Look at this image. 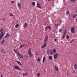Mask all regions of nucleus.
Segmentation results:
<instances>
[{
	"label": "nucleus",
	"mask_w": 77,
	"mask_h": 77,
	"mask_svg": "<svg viewBox=\"0 0 77 77\" xmlns=\"http://www.w3.org/2000/svg\"><path fill=\"white\" fill-rule=\"evenodd\" d=\"M3 30H4V29L3 28H2L0 30V32H1V34L0 35V40H1V39H2L5 35L3 34Z\"/></svg>",
	"instance_id": "nucleus-1"
},
{
	"label": "nucleus",
	"mask_w": 77,
	"mask_h": 77,
	"mask_svg": "<svg viewBox=\"0 0 77 77\" xmlns=\"http://www.w3.org/2000/svg\"><path fill=\"white\" fill-rule=\"evenodd\" d=\"M28 54H29V56L30 57H32V52H31V49L29 48L28 50Z\"/></svg>",
	"instance_id": "nucleus-2"
},
{
	"label": "nucleus",
	"mask_w": 77,
	"mask_h": 77,
	"mask_svg": "<svg viewBox=\"0 0 77 77\" xmlns=\"http://www.w3.org/2000/svg\"><path fill=\"white\" fill-rule=\"evenodd\" d=\"M74 29V27H72L70 28V29H71V31L72 33H74V32H75Z\"/></svg>",
	"instance_id": "nucleus-3"
},
{
	"label": "nucleus",
	"mask_w": 77,
	"mask_h": 77,
	"mask_svg": "<svg viewBox=\"0 0 77 77\" xmlns=\"http://www.w3.org/2000/svg\"><path fill=\"white\" fill-rule=\"evenodd\" d=\"M17 54V56L20 57H21V58H23V55L22 54H20V53H18Z\"/></svg>",
	"instance_id": "nucleus-4"
},
{
	"label": "nucleus",
	"mask_w": 77,
	"mask_h": 77,
	"mask_svg": "<svg viewBox=\"0 0 77 77\" xmlns=\"http://www.w3.org/2000/svg\"><path fill=\"white\" fill-rule=\"evenodd\" d=\"M54 58H55V59H57V57H58V54L57 53H56L54 55Z\"/></svg>",
	"instance_id": "nucleus-5"
},
{
	"label": "nucleus",
	"mask_w": 77,
	"mask_h": 77,
	"mask_svg": "<svg viewBox=\"0 0 77 77\" xmlns=\"http://www.w3.org/2000/svg\"><path fill=\"white\" fill-rule=\"evenodd\" d=\"M14 69H17V70H21V69L19 68V67L18 66H14Z\"/></svg>",
	"instance_id": "nucleus-6"
},
{
	"label": "nucleus",
	"mask_w": 77,
	"mask_h": 77,
	"mask_svg": "<svg viewBox=\"0 0 77 77\" xmlns=\"http://www.w3.org/2000/svg\"><path fill=\"white\" fill-rule=\"evenodd\" d=\"M48 40V35H47L45 37V42H47V41Z\"/></svg>",
	"instance_id": "nucleus-7"
},
{
	"label": "nucleus",
	"mask_w": 77,
	"mask_h": 77,
	"mask_svg": "<svg viewBox=\"0 0 77 77\" xmlns=\"http://www.w3.org/2000/svg\"><path fill=\"white\" fill-rule=\"evenodd\" d=\"M28 25V24L26 23H25L23 27H24V28H26L27 27V26Z\"/></svg>",
	"instance_id": "nucleus-8"
},
{
	"label": "nucleus",
	"mask_w": 77,
	"mask_h": 77,
	"mask_svg": "<svg viewBox=\"0 0 77 77\" xmlns=\"http://www.w3.org/2000/svg\"><path fill=\"white\" fill-rule=\"evenodd\" d=\"M47 46V43L46 42H45L44 44V45L43 46H42V48H45Z\"/></svg>",
	"instance_id": "nucleus-9"
},
{
	"label": "nucleus",
	"mask_w": 77,
	"mask_h": 77,
	"mask_svg": "<svg viewBox=\"0 0 77 77\" xmlns=\"http://www.w3.org/2000/svg\"><path fill=\"white\" fill-rule=\"evenodd\" d=\"M37 8H38L41 9V6H40V4L39 3H38L37 4Z\"/></svg>",
	"instance_id": "nucleus-10"
},
{
	"label": "nucleus",
	"mask_w": 77,
	"mask_h": 77,
	"mask_svg": "<svg viewBox=\"0 0 77 77\" xmlns=\"http://www.w3.org/2000/svg\"><path fill=\"white\" fill-rule=\"evenodd\" d=\"M51 29V28L50 26H47L45 28V30H47L48 29Z\"/></svg>",
	"instance_id": "nucleus-11"
},
{
	"label": "nucleus",
	"mask_w": 77,
	"mask_h": 77,
	"mask_svg": "<svg viewBox=\"0 0 77 77\" xmlns=\"http://www.w3.org/2000/svg\"><path fill=\"white\" fill-rule=\"evenodd\" d=\"M49 60H53V57L51 56H50L48 57Z\"/></svg>",
	"instance_id": "nucleus-12"
},
{
	"label": "nucleus",
	"mask_w": 77,
	"mask_h": 77,
	"mask_svg": "<svg viewBox=\"0 0 77 77\" xmlns=\"http://www.w3.org/2000/svg\"><path fill=\"white\" fill-rule=\"evenodd\" d=\"M74 68H75V69L77 70V65L76 64H75L74 65Z\"/></svg>",
	"instance_id": "nucleus-13"
},
{
	"label": "nucleus",
	"mask_w": 77,
	"mask_h": 77,
	"mask_svg": "<svg viewBox=\"0 0 77 77\" xmlns=\"http://www.w3.org/2000/svg\"><path fill=\"white\" fill-rule=\"evenodd\" d=\"M77 14H74L72 15V17L73 18H75V17H77Z\"/></svg>",
	"instance_id": "nucleus-14"
},
{
	"label": "nucleus",
	"mask_w": 77,
	"mask_h": 77,
	"mask_svg": "<svg viewBox=\"0 0 77 77\" xmlns=\"http://www.w3.org/2000/svg\"><path fill=\"white\" fill-rule=\"evenodd\" d=\"M24 46H25V45L22 44L20 47V48H22V47H24Z\"/></svg>",
	"instance_id": "nucleus-15"
},
{
	"label": "nucleus",
	"mask_w": 77,
	"mask_h": 77,
	"mask_svg": "<svg viewBox=\"0 0 77 77\" xmlns=\"http://www.w3.org/2000/svg\"><path fill=\"white\" fill-rule=\"evenodd\" d=\"M17 63H18V64H19V65H20V66H22V64H21V63H20V61H17Z\"/></svg>",
	"instance_id": "nucleus-16"
},
{
	"label": "nucleus",
	"mask_w": 77,
	"mask_h": 77,
	"mask_svg": "<svg viewBox=\"0 0 77 77\" xmlns=\"http://www.w3.org/2000/svg\"><path fill=\"white\" fill-rule=\"evenodd\" d=\"M18 8H19V9H21V4L20 3H19L18 4Z\"/></svg>",
	"instance_id": "nucleus-17"
},
{
	"label": "nucleus",
	"mask_w": 77,
	"mask_h": 77,
	"mask_svg": "<svg viewBox=\"0 0 77 77\" xmlns=\"http://www.w3.org/2000/svg\"><path fill=\"white\" fill-rule=\"evenodd\" d=\"M69 14V11H67L66 12V14L67 15H68V14Z\"/></svg>",
	"instance_id": "nucleus-18"
},
{
	"label": "nucleus",
	"mask_w": 77,
	"mask_h": 77,
	"mask_svg": "<svg viewBox=\"0 0 77 77\" xmlns=\"http://www.w3.org/2000/svg\"><path fill=\"white\" fill-rule=\"evenodd\" d=\"M9 34L8 33H7L5 36L4 37L5 38H7V37H8V36H9Z\"/></svg>",
	"instance_id": "nucleus-19"
},
{
	"label": "nucleus",
	"mask_w": 77,
	"mask_h": 77,
	"mask_svg": "<svg viewBox=\"0 0 77 77\" xmlns=\"http://www.w3.org/2000/svg\"><path fill=\"white\" fill-rule=\"evenodd\" d=\"M14 52H15V53H16V54H17L18 53H17L18 52V51H17V49L15 50V49H14Z\"/></svg>",
	"instance_id": "nucleus-20"
},
{
	"label": "nucleus",
	"mask_w": 77,
	"mask_h": 77,
	"mask_svg": "<svg viewBox=\"0 0 77 77\" xmlns=\"http://www.w3.org/2000/svg\"><path fill=\"white\" fill-rule=\"evenodd\" d=\"M45 57H44L43 58V59L42 60L43 63H44V62H45Z\"/></svg>",
	"instance_id": "nucleus-21"
},
{
	"label": "nucleus",
	"mask_w": 77,
	"mask_h": 77,
	"mask_svg": "<svg viewBox=\"0 0 77 77\" xmlns=\"http://www.w3.org/2000/svg\"><path fill=\"white\" fill-rule=\"evenodd\" d=\"M55 69L57 71H58V68L56 66H55Z\"/></svg>",
	"instance_id": "nucleus-22"
},
{
	"label": "nucleus",
	"mask_w": 77,
	"mask_h": 77,
	"mask_svg": "<svg viewBox=\"0 0 77 77\" xmlns=\"http://www.w3.org/2000/svg\"><path fill=\"white\" fill-rule=\"evenodd\" d=\"M18 27H19V25L18 24H17L15 26V27L16 28H18Z\"/></svg>",
	"instance_id": "nucleus-23"
},
{
	"label": "nucleus",
	"mask_w": 77,
	"mask_h": 77,
	"mask_svg": "<svg viewBox=\"0 0 77 77\" xmlns=\"http://www.w3.org/2000/svg\"><path fill=\"white\" fill-rule=\"evenodd\" d=\"M75 0H70V1L71 2H72V3H74Z\"/></svg>",
	"instance_id": "nucleus-24"
},
{
	"label": "nucleus",
	"mask_w": 77,
	"mask_h": 77,
	"mask_svg": "<svg viewBox=\"0 0 77 77\" xmlns=\"http://www.w3.org/2000/svg\"><path fill=\"white\" fill-rule=\"evenodd\" d=\"M5 42V38H3L2 41H1V44H3V42Z\"/></svg>",
	"instance_id": "nucleus-25"
},
{
	"label": "nucleus",
	"mask_w": 77,
	"mask_h": 77,
	"mask_svg": "<svg viewBox=\"0 0 77 77\" xmlns=\"http://www.w3.org/2000/svg\"><path fill=\"white\" fill-rule=\"evenodd\" d=\"M32 6H35V2H32Z\"/></svg>",
	"instance_id": "nucleus-26"
},
{
	"label": "nucleus",
	"mask_w": 77,
	"mask_h": 77,
	"mask_svg": "<svg viewBox=\"0 0 77 77\" xmlns=\"http://www.w3.org/2000/svg\"><path fill=\"white\" fill-rule=\"evenodd\" d=\"M9 15H10V16H11V17H13V16H14V14H12V13H10L9 14Z\"/></svg>",
	"instance_id": "nucleus-27"
},
{
	"label": "nucleus",
	"mask_w": 77,
	"mask_h": 77,
	"mask_svg": "<svg viewBox=\"0 0 77 77\" xmlns=\"http://www.w3.org/2000/svg\"><path fill=\"white\" fill-rule=\"evenodd\" d=\"M65 35L64 34H63V37H62V38L64 39L65 38Z\"/></svg>",
	"instance_id": "nucleus-28"
},
{
	"label": "nucleus",
	"mask_w": 77,
	"mask_h": 77,
	"mask_svg": "<svg viewBox=\"0 0 77 77\" xmlns=\"http://www.w3.org/2000/svg\"><path fill=\"white\" fill-rule=\"evenodd\" d=\"M37 75L38 77H39V76H40V73H38Z\"/></svg>",
	"instance_id": "nucleus-29"
},
{
	"label": "nucleus",
	"mask_w": 77,
	"mask_h": 77,
	"mask_svg": "<svg viewBox=\"0 0 77 77\" xmlns=\"http://www.w3.org/2000/svg\"><path fill=\"white\" fill-rule=\"evenodd\" d=\"M53 51L54 53H56V49H54Z\"/></svg>",
	"instance_id": "nucleus-30"
},
{
	"label": "nucleus",
	"mask_w": 77,
	"mask_h": 77,
	"mask_svg": "<svg viewBox=\"0 0 77 77\" xmlns=\"http://www.w3.org/2000/svg\"><path fill=\"white\" fill-rule=\"evenodd\" d=\"M66 39H69V35H67L66 36Z\"/></svg>",
	"instance_id": "nucleus-31"
},
{
	"label": "nucleus",
	"mask_w": 77,
	"mask_h": 77,
	"mask_svg": "<svg viewBox=\"0 0 77 77\" xmlns=\"http://www.w3.org/2000/svg\"><path fill=\"white\" fill-rule=\"evenodd\" d=\"M74 42V39H72V40H71L70 42V43L71 44L72 43V42Z\"/></svg>",
	"instance_id": "nucleus-32"
},
{
	"label": "nucleus",
	"mask_w": 77,
	"mask_h": 77,
	"mask_svg": "<svg viewBox=\"0 0 77 77\" xmlns=\"http://www.w3.org/2000/svg\"><path fill=\"white\" fill-rule=\"evenodd\" d=\"M62 32V29H60L59 30V32Z\"/></svg>",
	"instance_id": "nucleus-33"
},
{
	"label": "nucleus",
	"mask_w": 77,
	"mask_h": 77,
	"mask_svg": "<svg viewBox=\"0 0 77 77\" xmlns=\"http://www.w3.org/2000/svg\"><path fill=\"white\" fill-rule=\"evenodd\" d=\"M37 61L38 62H40L41 61V60H40V58H38L37 59Z\"/></svg>",
	"instance_id": "nucleus-34"
},
{
	"label": "nucleus",
	"mask_w": 77,
	"mask_h": 77,
	"mask_svg": "<svg viewBox=\"0 0 77 77\" xmlns=\"http://www.w3.org/2000/svg\"><path fill=\"white\" fill-rule=\"evenodd\" d=\"M55 27H58V25L57 24H55Z\"/></svg>",
	"instance_id": "nucleus-35"
},
{
	"label": "nucleus",
	"mask_w": 77,
	"mask_h": 77,
	"mask_svg": "<svg viewBox=\"0 0 77 77\" xmlns=\"http://www.w3.org/2000/svg\"><path fill=\"white\" fill-rule=\"evenodd\" d=\"M67 31V30H66L64 32V34H65V35H66V31Z\"/></svg>",
	"instance_id": "nucleus-36"
},
{
	"label": "nucleus",
	"mask_w": 77,
	"mask_h": 77,
	"mask_svg": "<svg viewBox=\"0 0 77 77\" xmlns=\"http://www.w3.org/2000/svg\"><path fill=\"white\" fill-rule=\"evenodd\" d=\"M2 53H5V51L4 50H2L1 51Z\"/></svg>",
	"instance_id": "nucleus-37"
},
{
	"label": "nucleus",
	"mask_w": 77,
	"mask_h": 77,
	"mask_svg": "<svg viewBox=\"0 0 77 77\" xmlns=\"http://www.w3.org/2000/svg\"><path fill=\"white\" fill-rule=\"evenodd\" d=\"M11 4H13V3H14V1H12L11 2Z\"/></svg>",
	"instance_id": "nucleus-38"
},
{
	"label": "nucleus",
	"mask_w": 77,
	"mask_h": 77,
	"mask_svg": "<svg viewBox=\"0 0 77 77\" xmlns=\"http://www.w3.org/2000/svg\"><path fill=\"white\" fill-rule=\"evenodd\" d=\"M50 54H53L54 53L53 52H51L50 53Z\"/></svg>",
	"instance_id": "nucleus-39"
},
{
	"label": "nucleus",
	"mask_w": 77,
	"mask_h": 77,
	"mask_svg": "<svg viewBox=\"0 0 77 77\" xmlns=\"http://www.w3.org/2000/svg\"><path fill=\"white\" fill-rule=\"evenodd\" d=\"M35 54H36V55H37V56L38 55V52H37V53H35Z\"/></svg>",
	"instance_id": "nucleus-40"
},
{
	"label": "nucleus",
	"mask_w": 77,
	"mask_h": 77,
	"mask_svg": "<svg viewBox=\"0 0 77 77\" xmlns=\"http://www.w3.org/2000/svg\"><path fill=\"white\" fill-rule=\"evenodd\" d=\"M54 41H57V39H56V38H55L54 39Z\"/></svg>",
	"instance_id": "nucleus-41"
},
{
	"label": "nucleus",
	"mask_w": 77,
	"mask_h": 77,
	"mask_svg": "<svg viewBox=\"0 0 77 77\" xmlns=\"http://www.w3.org/2000/svg\"><path fill=\"white\" fill-rule=\"evenodd\" d=\"M3 20H4V21H5V19H3Z\"/></svg>",
	"instance_id": "nucleus-42"
},
{
	"label": "nucleus",
	"mask_w": 77,
	"mask_h": 77,
	"mask_svg": "<svg viewBox=\"0 0 77 77\" xmlns=\"http://www.w3.org/2000/svg\"><path fill=\"white\" fill-rule=\"evenodd\" d=\"M75 12H76V13H77V9L76 10V11H75Z\"/></svg>",
	"instance_id": "nucleus-43"
},
{
	"label": "nucleus",
	"mask_w": 77,
	"mask_h": 77,
	"mask_svg": "<svg viewBox=\"0 0 77 77\" xmlns=\"http://www.w3.org/2000/svg\"><path fill=\"white\" fill-rule=\"evenodd\" d=\"M76 22H77V18L76 20Z\"/></svg>",
	"instance_id": "nucleus-44"
},
{
	"label": "nucleus",
	"mask_w": 77,
	"mask_h": 77,
	"mask_svg": "<svg viewBox=\"0 0 77 77\" xmlns=\"http://www.w3.org/2000/svg\"><path fill=\"white\" fill-rule=\"evenodd\" d=\"M26 75H27V73H26Z\"/></svg>",
	"instance_id": "nucleus-45"
},
{
	"label": "nucleus",
	"mask_w": 77,
	"mask_h": 77,
	"mask_svg": "<svg viewBox=\"0 0 77 77\" xmlns=\"http://www.w3.org/2000/svg\"><path fill=\"white\" fill-rule=\"evenodd\" d=\"M23 76H24L25 75L24 74H23Z\"/></svg>",
	"instance_id": "nucleus-46"
},
{
	"label": "nucleus",
	"mask_w": 77,
	"mask_h": 77,
	"mask_svg": "<svg viewBox=\"0 0 77 77\" xmlns=\"http://www.w3.org/2000/svg\"><path fill=\"white\" fill-rule=\"evenodd\" d=\"M62 22V20L60 21V23H61Z\"/></svg>",
	"instance_id": "nucleus-47"
},
{
	"label": "nucleus",
	"mask_w": 77,
	"mask_h": 77,
	"mask_svg": "<svg viewBox=\"0 0 77 77\" xmlns=\"http://www.w3.org/2000/svg\"><path fill=\"white\" fill-rule=\"evenodd\" d=\"M2 77V75H1V77Z\"/></svg>",
	"instance_id": "nucleus-48"
},
{
	"label": "nucleus",
	"mask_w": 77,
	"mask_h": 77,
	"mask_svg": "<svg viewBox=\"0 0 77 77\" xmlns=\"http://www.w3.org/2000/svg\"><path fill=\"white\" fill-rule=\"evenodd\" d=\"M73 72H75V71H73Z\"/></svg>",
	"instance_id": "nucleus-49"
},
{
	"label": "nucleus",
	"mask_w": 77,
	"mask_h": 77,
	"mask_svg": "<svg viewBox=\"0 0 77 77\" xmlns=\"http://www.w3.org/2000/svg\"><path fill=\"white\" fill-rule=\"evenodd\" d=\"M48 1H50V0H48Z\"/></svg>",
	"instance_id": "nucleus-50"
}]
</instances>
